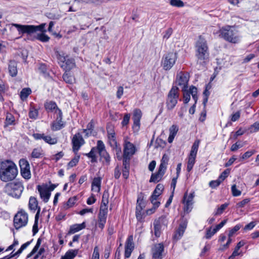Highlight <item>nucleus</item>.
I'll return each mask as SVG.
<instances>
[{
	"instance_id": "obj_44",
	"label": "nucleus",
	"mask_w": 259,
	"mask_h": 259,
	"mask_svg": "<svg viewBox=\"0 0 259 259\" xmlns=\"http://www.w3.org/2000/svg\"><path fill=\"white\" fill-rule=\"evenodd\" d=\"M38 116V111L33 107H31L29 112V117L33 119H36Z\"/></svg>"
},
{
	"instance_id": "obj_1",
	"label": "nucleus",
	"mask_w": 259,
	"mask_h": 259,
	"mask_svg": "<svg viewBox=\"0 0 259 259\" xmlns=\"http://www.w3.org/2000/svg\"><path fill=\"white\" fill-rule=\"evenodd\" d=\"M196 57L197 58L196 66L198 69H202L208 56V48L205 39L200 36L195 43Z\"/></svg>"
},
{
	"instance_id": "obj_14",
	"label": "nucleus",
	"mask_w": 259,
	"mask_h": 259,
	"mask_svg": "<svg viewBox=\"0 0 259 259\" xmlns=\"http://www.w3.org/2000/svg\"><path fill=\"white\" fill-rule=\"evenodd\" d=\"M98 148L99 149V155L101 160L106 165H109L110 162V157L109 154L105 150V147L103 142L98 141Z\"/></svg>"
},
{
	"instance_id": "obj_19",
	"label": "nucleus",
	"mask_w": 259,
	"mask_h": 259,
	"mask_svg": "<svg viewBox=\"0 0 259 259\" xmlns=\"http://www.w3.org/2000/svg\"><path fill=\"white\" fill-rule=\"evenodd\" d=\"M142 113L140 109H135L133 111V120L134 124L133 128L135 132H138L140 127V120L142 117Z\"/></svg>"
},
{
	"instance_id": "obj_54",
	"label": "nucleus",
	"mask_w": 259,
	"mask_h": 259,
	"mask_svg": "<svg viewBox=\"0 0 259 259\" xmlns=\"http://www.w3.org/2000/svg\"><path fill=\"white\" fill-rule=\"evenodd\" d=\"M231 190H232V195L234 196H240L241 194V191H240L237 189L236 185H233L232 186Z\"/></svg>"
},
{
	"instance_id": "obj_9",
	"label": "nucleus",
	"mask_w": 259,
	"mask_h": 259,
	"mask_svg": "<svg viewBox=\"0 0 259 259\" xmlns=\"http://www.w3.org/2000/svg\"><path fill=\"white\" fill-rule=\"evenodd\" d=\"M177 59L176 53L169 52L164 55L161 60V65L165 70H169L174 65Z\"/></svg>"
},
{
	"instance_id": "obj_30",
	"label": "nucleus",
	"mask_w": 259,
	"mask_h": 259,
	"mask_svg": "<svg viewBox=\"0 0 259 259\" xmlns=\"http://www.w3.org/2000/svg\"><path fill=\"white\" fill-rule=\"evenodd\" d=\"M162 218H163V217L159 218L158 220L155 221L153 223L154 235L157 237H159L161 234L160 220Z\"/></svg>"
},
{
	"instance_id": "obj_39",
	"label": "nucleus",
	"mask_w": 259,
	"mask_h": 259,
	"mask_svg": "<svg viewBox=\"0 0 259 259\" xmlns=\"http://www.w3.org/2000/svg\"><path fill=\"white\" fill-rule=\"evenodd\" d=\"M168 161V156L166 154H164L161 159V163L159 167L161 169H164L166 170Z\"/></svg>"
},
{
	"instance_id": "obj_16",
	"label": "nucleus",
	"mask_w": 259,
	"mask_h": 259,
	"mask_svg": "<svg viewBox=\"0 0 259 259\" xmlns=\"http://www.w3.org/2000/svg\"><path fill=\"white\" fill-rule=\"evenodd\" d=\"M136 150L135 145L128 141L126 137L124 141L123 156L131 157L135 153Z\"/></svg>"
},
{
	"instance_id": "obj_43",
	"label": "nucleus",
	"mask_w": 259,
	"mask_h": 259,
	"mask_svg": "<svg viewBox=\"0 0 259 259\" xmlns=\"http://www.w3.org/2000/svg\"><path fill=\"white\" fill-rule=\"evenodd\" d=\"M31 92L29 88L23 89L20 92V97L22 100H24L26 99Z\"/></svg>"
},
{
	"instance_id": "obj_51",
	"label": "nucleus",
	"mask_w": 259,
	"mask_h": 259,
	"mask_svg": "<svg viewBox=\"0 0 259 259\" xmlns=\"http://www.w3.org/2000/svg\"><path fill=\"white\" fill-rule=\"evenodd\" d=\"M76 199L75 197L70 198L68 199V201L67 202L66 206L65 207V208L67 209L69 207H72L76 202Z\"/></svg>"
},
{
	"instance_id": "obj_47",
	"label": "nucleus",
	"mask_w": 259,
	"mask_h": 259,
	"mask_svg": "<svg viewBox=\"0 0 259 259\" xmlns=\"http://www.w3.org/2000/svg\"><path fill=\"white\" fill-rule=\"evenodd\" d=\"M169 3L174 7L181 8L184 6V4L181 0H170Z\"/></svg>"
},
{
	"instance_id": "obj_25",
	"label": "nucleus",
	"mask_w": 259,
	"mask_h": 259,
	"mask_svg": "<svg viewBox=\"0 0 259 259\" xmlns=\"http://www.w3.org/2000/svg\"><path fill=\"white\" fill-rule=\"evenodd\" d=\"M165 171V170L161 169V168L159 167L158 171L157 173L152 174L150 180V182H158L161 179L162 176L164 174Z\"/></svg>"
},
{
	"instance_id": "obj_27",
	"label": "nucleus",
	"mask_w": 259,
	"mask_h": 259,
	"mask_svg": "<svg viewBox=\"0 0 259 259\" xmlns=\"http://www.w3.org/2000/svg\"><path fill=\"white\" fill-rule=\"evenodd\" d=\"M85 225L84 223L81 224H76L70 226L69 234H72L85 228Z\"/></svg>"
},
{
	"instance_id": "obj_12",
	"label": "nucleus",
	"mask_w": 259,
	"mask_h": 259,
	"mask_svg": "<svg viewBox=\"0 0 259 259\" xmlns=\"http://www.w3.org/2000/svg\"><path fill=\"white\" fill-rule=\"evenodd\" d=\"M19 166L20 167V172L22 177L26 180L30 179L31 174L28 161L25 159H21L19 160Z\"/></svg>"
},
{
	"instance_id": "obj_21",
	"label": "nucleus",
	"mask_w": 259,
	"mask_h": 259,
	"mask_svg": "<svg viewBox=\"0 0 259 259\" xmlns=\"http://www.w3.org/2000/svg\"><path fill=\"white\" fill-rule=\"evenodd\" d=\"M73 145V150L77 151L80 147L84 144V141L80 133H77L74 135L72 139Z\"/></svg>"
},
{
	"instance_id": "obj_50",
	"label": "nucleus",
	"mask_w": 259,
	"mask_h": 259,
	"mask_svg": "<svg viewBox=\"0 0 259 259\" xmlns=\"http://www.w3.org/2000/svg\"><path fill=\"white\" fill-rule=\"evenodd\" d=\"M79 159V156H75L73 159H72L68 163V168L75 166L77 164V163L78 162Z\"/></svg>"
},
{
	"instance_id": "obj_24",
	"label": "nucleus",
	"mask_w": 259,
	"mask_h": 259,
	"mask_svg": "<svg viewBox=\"0 0 259 259\" xmlns=\"http://www.w3.org/2000/svg\"><path fill=\"white\" fill-rule=\"evenodd\" d=\"M101 177L94 178L92 183V191L99 192L101 190Z\"/></svg>"
},
{
	"instance_id": "obj_64",
	"label": "nucleus",
	"mask_w": 259,
	"mask_h": 259,
	"mask_svg": "<svg viewBox=\"0 0 259 259\" xmlns=\"http://www.w3.org/2000/svg\"><path fill=\"white\" fill-rule=\"evenodd\" d=\"M250 201L249 199L246 198L243 200L242 201L239 202L237 204V206L238 208L243 207L247 203H248Z\"/></svg>"
},
{
	"instance_id": "obj_31",
	"label": "nucleus",
	"mask_w": 259,
	"mask_h": 259,
	"mask_svg": "<svg viewBox=\"0 0 259 259\" xmlns=\"http://www.w3.org/2000/svg\"><path fill=\"white\" fill-rule=\"evenodd\" d=\"M109 193L108 191H104L102 196V200L100 208L108 209L109 203Z\"/></svg>"
},
{
	"instance_id": "obj_8",
	"label": "nucleus",
	"mask_w": 259,
	"mask_h": 259,
	"mask_svg": "<svg viewBox=\"0 0 259 259\" xmlns=\"http://www.w3.org/2000/svg\"><path fill=\"white\" fill-rule=\"evenodd\" d=\"M200 144V140H197L193 143L191 149L190 151V153L188 157V162H187V170L188 171H190L195 163V159L198 151V149L199 148Z\"/></svg>"
},
{
	"instance_id": "obj_22",
	"label": "nucleus",
	"mask_w": 259,
	"mask_h": 259,
	"mask_svg": "<svg viewBox=\"0 0 259 259\" xmlns=\"http://www.w3.org/2000/svg\"><path fill=\"white\" fill-rule=\"evenodd\" d=\"M108 213V209L100 208L98 214V227L102 229L104 227L106 222V219Z\"/></svg>"
},
{
	"instance_id": "obj_57",
	"label": "nucleus",
	"mask_w": 259,
	"mask_h": 259,
	"mask_svg": "<svg viewBox=\"0 0 259 259\" xmlns=\"http://www.w3.org/2000/svg\"><path fill=\"white\" fill-rule=\"evenodd\" d=\"M99 249L98 246L95 247L92 259H99Z\"/></svg>"
},
{
	"instance_id": "obj_61",
	"label": "nucleus",
	"mask_w": 259,
	"mask_h": 259,
	"mask_svg": "<svg viewBox=\"0 0 259 259\" xmlns=\"http://www.w3.org/2000/svg\"><path fill=\"white\" fill-rule=\"evenodd\" d=\"M255 225H256L255 222H251L250 223L246 225L243 228V230L244 231L251 230L255 226Z\"/></svg>"
},
{
	"instance_id": "obj_41",
	"label": "nucleus",
	"mask_w": 259,
	"mask_h": 259,
	"mask_svg": "<svg viewBox=\"0 0 259 259\" xmlns=\"http://www.w3.org/2000/svg\"><path fill=\"white\" fill-rule=\"evenodd\" d=\"M63 78L66 83L70 84H72L75 80L74 77L70 75L66 72L63 74Z\"/></svg>"
},
{
	"instance_id": "obj_23",
	"label": "nucleus",
	"mask_w": 259,
	"mask_h": 259,
	"mask_svg": "<svg viewBox=\"0 0 259 259\" xmlns=\"http://www.w3.org/2000/svg\"><path fill=\"white\" fill-rule=\"evenodd\" d=\"M187 223L186 222H184L180 225L178 230L174 236V239L178 240L182 237L187 228Z\"/></svg>"
},
{
	"instance_id": "obj_49",
	"label": "nucleus",
	"mask_w": 259,
	"mask_h": 259,
	"mask_svg": "<svg viewBox=\"0 0 259 259\" xmlns=\"http://www.w3.org/2000/svg\"><path fill=\"white\" fill-rule=\"evenodd\" d=\"M229 204L227 203H224L218 207L217 211L215 212V215H220L223 213L224 210L228 207Z\"/></svg>"
},
{
	"instance_id": "obj_11",
	"label": "nucleus",
	"mask_w": 259,
	"mask_h": 259,
	"mask_svg": "<svg viewBox=\"0 0 259 259\" xmlns=\"http://www.w3.org/2000/svg\"><path fill=\"white\" fill-rule=\"evenodd\" d=\"M189 80V75L188 73L180 72L176 76L175 83L177 85H179L184 90L188 88V83Z\"/></svg>"
},
{
	"instance_id": "obj_20",
	"label": "nucleus",
	"mask_w": 259,
	"mask_h": 259,
	"mask_svg": "<svg viewBox=\"0 0 259 259\" xmlns=\"http://www.w3.org/2000/svg\"><path fill=\"white\" fill-rule=\"evenodd\" d=\"M37 190L43 201L46 203L48 202L51 193L48 188V185L43 184L42 185H38L37 186Z\"/></svg>"
},
{
	"instance_id": "obj_36",
	"label": "nucleus",
	"mask_w": 259,
	"mask_h": 259,
	"mask_svg": "<svg viewBox=\"0 0 259 259\" xmlns=\"http://www.w3.org/2000/svg\"><path fill=\"white\" fill-rule=\"evenodd\" d=\"M38 207V203L36 199L34 197H30L29 201V208L31 210H35Z\"/></svg>"
},
{
	"instance_id": "obj_5",
	"label": "nucleus",
	"mask_w": 259,
	"mask_h": 259,
	"mask_svg": "<svg viewBox=\"0 0 259 259\" xmlns=\"http://www.w3.org/2000/svg\"><path fill=\"white\" fill-rule=\"evenodd\" d=\"M24 187L20 182H14L8 183L4 187V191L8 195L16 198H19L23 191Z\"/></svg>"
},
{
	"instance_id": "obj_42",
	"label": "nucleus",
	"mask_w": 259,
	"mask_h": 259,
	"mask_svg": "<svg viewBox=\"0 0 259 259\" xmlns=\"http://www.w3.org/2000/svg\"><path fill=\"white\" fill-rule=\"evenodd\" d=\"M125 248L134 249V244L133 243V237L132 235L128 237L125 243Z\"/></svg>"
},
{
	"instance_id": "obj_48",
	"label": "nucleus",
	"mask_w": 259,
	"mask_h": 259,
	"mask_svg": "<svg viewBox=\"0 0 259 259\" xmlns=\"http://www.w3.org/2000/svg\"><path fill=\"white\" fill-rule=\"evenodd\" d=\"M250 133H256L259 131V121L254 122L249 128Z\"/></svg>"
},
{
	"instance_id": "obj_3",
	"label": "nucleus",
	"mask_w": 259,
	"mask_h": 259,
	"mask_svg": "<svg viewBox=\"0 0 259 259\" xmlns=\"http://www.w3.org/2000/svg\"><path fill=\"white\" fill-rule=\"evenodd\" d=\"M12 26L16 27L19 34L26 33L27 35H31L36 32H46L45 29V23H42L39 25L35 26L33 25H21L16 23L11 24Z\"/></svg>"
},
{
	"instance_id": "obj_60",
	"label": "nucleus",
	"mask_w": 259,
	"mask_h": 259,
	"mask_svg": "<svg viewBox=\"0 0 259 259\" xmlns=\"http://www.w3.org/2000/svg\"><path fill=\"white\" fill-rule=\"evenodd\" d=\"M178 131V127L177 125H172L169 128V135L176 136Z\"/></svg>"
},
{
	"instance_id": "obj_52",
	"label": "nucleus",
	"mask_w": 259,
	"mask_h": 259,
	"mask_svg": "<svg viewBox=\"0 0 259 259\" xmlns=\"http://www.w3.org/2000/svg\"><path fill=\"white\" fill-rule=\"evenodd\" d=\"M144 196L142 193L139 194L138 197L137 205H140L143 207H145V203L143 201Z\"/></svg>"
},
{
	"instance_id": "obj_6",
	"label": "nucleus",
	"mask_w": 259,
	"mask_h": 259,
	"mask_svg": "<svg viewBox=\"0 0 259 259\" xmlns=\"http://www.w3.org/2000/svg\"><path fill=\"white\" fill-rule=\"evenodd\" d=\"M179 96V88L177 86L172 87L168 94L166 100V107L168 110H171L176 106Z\"/></svg>"
},
{
	"instance_id": "obj_7",
	"label": "nucleus",
	"mask_w": 259,
	"mask_h": 259,
	"mask_svg": "<svg viewBox=\"0 0 259 259\" xmlns=\"http://www.w3.org/2000/svg\"><path fill=\"white\" fill-rule=\"evenodd\" d=\"M28 215L23 210L19 211L14 218V225L16 229L25 227L28 223Z\"/></svg>"
},
{
	"instance_id": "obj_28",
	"label": "nucleus",
	"mask_w": 259,
	"mask_h": 259,
	"mask_svg": "<svg viewBox=\"0 0 259 259\" xmlns=\"http://www.w3.org/2000/svg\"><path fill=\"white\" fill-rule=\"evenodd\" d=\"M107 132L108 141L110 145L112 148L117 147L118 145L115 137V133L112 131L110 132L109 130H108Z\"/></svg>"
},
{
	"instance_id": "obj_32",
	"label": "nucleus",
	"mask_w": 259,
	"mask_h": 259,
	"mask_svg": "<svg viewBox=\"0 0 259 259\" xmlns=\"http://www.w3.org/2000/svg\"><path fill=\"white\" fill-rule=\"evenodd\" d=\"M78 249H71L66 252L62 259H73L77 254Z\"/></svg>"
},
{
	"instance_id": "obj_26",
	"label": "nucleus",
	"mask_w": 259,
	"mask_h": 259,
	"mask_svg": "<svg viewBox=\"0 0 259 259\" xmlns=\"http://www.w3.org/2000/svg\"><path fill=\"white\" fill-rule=\"evenodd\" d=\"M99 153V149L98 148V141L96 147L92 148L91 151L89 153L85 154L89 158H92V162H96L97 161V154Z\"/></svg>"
},
{
	"instance_id": "obj_40",
	"label": "nucleus",
	"mask_w": 259,
	"mask_h": 259,
	"mask_svg": "<svg viewBox=\"0 0 259 259\" xmlns=\"http://www.w3.org/2000/svg\"><path fill=\"white\" fill-rule=\"evenodd\" d=\"M45 106L46 110L49 111H52L53 110L55 109L57 110V109H58L56 104L55 102L52 101L47 102ZM56 111H55V112Z\"/></svg>"
},
{
	"instance_id": "obj_17",
	"label": "nucleus",
	"mask_w": 259,
	"mask_h": 259,
	"mask_svg": "<svg viewBox=\"0 0 259 259\" xmlns=\"http://www.w3.org/2000/svg\"><path fill=\"white\" fill-rule=\"evenodd\" d=\"M164 245L162 243L156 244L151 249L152 258L154 259H162L163 257Z\"/></svg>"
},
{
	"instance_id": "obj_53",
	"label": "nucleus",
	"mask_w": 259,
	"mask_h": 259,
	"mask_svg": "<svg viewBox=\"0 0 259 259\" xmlns=\"http://www.w3.org/2000/svg\"><path fill=\"white\" fill-rule=\"evenodd\" d=\"M30 243V242L28 241L26 243H25L23 244V245H22V246L18 249V250L16 253H15V255L18 256L20 253H21V252L23 251V250L26 249L29 246Z\"/></svg>"
},
{
	"instance_id": "obj_45",
	"label": "nucleus",
	"mask_w": 259,
	"mask_h": 259,
	"mask_svg": "<svg viewBox=\"0 0 259 259\" xmlns=\"http://www.w3.org/2000/svg\"><path fill=\"white\" fill-rule=\"evenodd\" d=\"M41 33L37 34V39L42 42H47L49 40L50 37L45 34L46 32H40Z\"/></svg>"
},
{
	"instance_id": "obj_4",
	"label": "nucleus",
	"mask_w": 259,
	"mask_h": 259,
	"mask_svg": "<svg viewBox=\"0 0 259 259\" xmlns=\"http://www.w3.org/2000/svg\"><path fill=\"white\" fill-rule=\"evenodd\" d=\"M220 36L226 40L231 43H238L240 38L238 31L233 27L230 26H226L220 30Z\"/></svg>"
},
{
	"instance_id": "obj_15",
	"label": "nucleus",
	"mask_w": 259,
	"mask_h": 259,
	"mask_svg": "<svg viewBox=\"0 0 259 259\" xmlns=\"http://www.w3.org/2000/svg\"><path fill=\"white\" fill-rule=\"evenodd\" d=\"M183 91V97L184 103H188L190 100V95H192L193 99L195 101V104L196 103L198 97L197 96V90L195 87L192 86L190 87L189 91L187 89H185Z\"/></svg>"
},
{
	"instance_id": "obj_62",
	"label": "nucleus",
	"mask_w": 259,
	"mask_h": 259,
	"mask_svg": "<svg viewBox=\"0 0 259 259\" xmlns=\"http://www.w3.org/2000/svg\"><path fill=\"white\" fill-rule=\"evenodd\" d=\"M230 173V170L227 169L225 170L219 177V178L222 181H224L229 175Z\"/></svg>"
},
{
	"instance_id": "obj_10",
	"label": "nucleus",
	"mask_w": 259,
	"mask_h": 259,
	"mask_svg": "<svg viewBox=\"0 0 259 259\" xmlns=\"http://www.w3.org/2000/svg\"><path fill=\"white\" fill-rule=\"evenodd\" d=\"M58 59L60 64L61 67L66 72L72 69L75 66L74 60L72 58H69L67 56H65L64 54H59Z\"/></svg>"
},
{
	"instance_id": "obj_59",
	"label": "nucleus",
	"mask_w": 259,
	"mask_h": 259,
	"mask_svg": "<svg viewBox=\"0 0 259 259\" xmlns=\"http://www.w3.org/2000/svg\"><path fill=\"white\" fill-rule=\"evenodd\" d=\"M255 153V150L248 151L244 153L242 156V159H245L251 157Z\"/></svg>"
},
{
	"instance_id": "obj_34",
	"label": "nucleus",
	"mask_w": 259,
	"mask_h": 259,
	"mask_svg": "<svg viewBox=\"0 0 259 259\" xmlns=\"http://www.w3.org/2000/svg\"><path fill=\"white\" fill-rule=\"evenodd\" d=\"M244 245V243L240 241L239 242L236 247L235 248L234 250L233 251L232 255L230 256L228 259H234V257L240 254V252H239V249Z\"/></svg>"
},
{
	"instance_id": "obj_29",
	"label": "nucleus",
	"mask_w": 259,
	"mask_h": 259,
	"mask_svg": "<svg viewBox=\"0 0 259 259\" xmlns=\"http://www.w3.org/2000/svg\"><path fill=\"white\" fill-rule=\"evenodd\" d=\"M9 72L12 76H15L17 74V63L14 61H11L9 64Z\"/></svg>"
},
{
	"instance_id": "obj_58",
	"label": "nucleus",
	"mask_w": 259,
	"mask_h": 259,
	"mask_svg": "<svg viewBox=\"0 0 259 259\" xmlns=\"http://www.w3.org/2000/svg\"><path fill=\"white\" fill-rule=\"evenodd\" d=\"M216 233L217 231H215L214 229L212 230H211V228H210L207 230L205 235V238L206 239H210L211 237V236H213Z\"/></svg>"
},
{
	"instance_id": "obj_13",
	"label": "nucleus",
	"mask_w": 259,
	"mask_h": 259,
	"mask_svg": "<svg viewBox=\"0 0 259 259\" xmlns=\"http://www.w3.org/2000/svg\"><path fill=\"white\" fill-rule=\"evenodd\" d=\"M194 196V192H191L189 195L187 193L184 194L183 202L184 204V210L185 212L189 213L191 211Z\"/></svg>"
},
{
	"instance_id": "obj_18",
	"label": "nucleus",
	"mask_w": 259,
	"mask_h": 259,
	"mask_svg": "<svg viewBox=\"0 0 259 259\" xmlns=\"http://www.w3.org/2000/svg\"><path fill=\"white\" fill-rule=\"evenodd\" d=\"M57 114L56 120L52 124V130L53 131H58L64 127L65 123L62 121V112L60 109H57L56 111Z\"/></svg>"
},
{
	"instance_id": "obj_55",
	"label": "nucleus",
	"mask_w": 259,
	"mask_h": 259,
	"mask_svg": "<svg viewBox=\"0 0 259 259\" xmlns=\"http://www.w3.org/2000/svg\"><path fill=\"white\" fill-rule=\"evenodd\" d=\"M241 227V225L240 224L236 225L233 229H232L229 233V237H231L233 234L238 231Z\"/></svg>"
},
{
	"instance_id": "obj_35",
	"label": "nucleus",
	"mask_w": 259,
	"mask_h": 259,
	"mask_svg": "<svg viewBox=\"0 0 259 259\" xmlns=\"http://www.w3.org/2000/svg\"><path fill=\"white\" fill-rule=\"evenodd\" d=\"M43 155V151L41 148H36L33 150L31 154V157L32 158H39Z\"/></svg>"
},
{
	"instance_id": "obj_38",
	"label": "nucleus",
	"mask_w": 259,
	"mask_h": 259,
	"mask_svg": "<svg viewBox=\"0 0 259 259\" xmlns=\"http://www.w3.org/2000/svg\"><path fill=\"white\" fill-rule=\"evenodd\" d=\"M15 122V118L13 115L10 113H7L5 123V127H7L10 125L14 124Z\"/></svg>"
},
{
	"instance_id": "obj_56",
	"label": "nucleus",
	"mask_w": 259,
	"mask_h": 259,
	"mask_svg": "<svg viewBox=\"0 0 259 259\" xmlns=\"http://www.w3.org/2000/svg\"><path fill=\"white\" fill-rule=\"evenodd\" d=\"M222 182V180H221L219 178V179L215 181H212L210 182L209 184V186L212 188H214L219 186Z\"/></svg>"
},
{
	"instance_id": "obj_33",
	"label": "nucleus",
	"mask_w": 259,
	"mask_h": 259,
	"mask_svg": "<svg viewBox=\"0 0 259 259\" xmlns=\"http://www.w3.org/2000/svg\"><path fill=\"white\" fill-rule=\"evenodd\" d=\"M164 189V186L161 184H158L155 190H154L151 196L154 198H158L159 196Z\"/></svg>"
},
{
	"instance_id": "obj_37",
	"label": "nucleus",
	"mask_w": 259,
	"mask_h": 259,
	"mask_svg": "<svg viewBox=\"0 0 259 259\" xmlns=\"http://www.w3.org/2000/svg\"><path fill=\"white\" fill-rule=\"evenodd\" d=\"M75 2L78 4H93L96 5L102 3V0H75Z\"/></svg>"
},
{
	"instance_id": "obj_63",
	"label": "nucleus",
	"mask_w": 259,
	"mask_h": 259,
	"mask_svg": "<svg viewBox=\"0 0 259 259\" xmlns=\"http://www.w3.org/2000/svg\"><path fill=\"white\" fill-rule=\"evenodd\" d=\"M130 114H125L123 117V120L121 122L122 126L126 125L130 121Z\"/></svg>"
},
{
	"instance_id": "obj_2",
	"label": "nucleus",
	"mask_w": 259,
	"mask_h": 259,
	"mask_svg": "<svg viewBox=\"0 0 259 259\" xmlns=\"http://www.w3.org/2000/svg\"><path fill=\"white\" fill-rule=\"evenodd\" d=\"M18 175V169L16 164L9 160H3L0 168V179L7 182L13 181Z\"/></svg>"
},
{
	"instance_id": "obj_46",
	"label": "nucleus",
	"mask_w": 259,
	"mask_h": 259,
	"mask_svg": "<svg viewBox=\"0 0 259 259\" xmlns=\"http://www.w3.org/2000/svg\"><path fill=\"white\" fill-rule=\"evenodd\" d=\"M43 140L46 143L53 145L55 144L57 142V139L56 138H52L49 136H45L44 135Z\"/></svg>"
}]
</instances>
